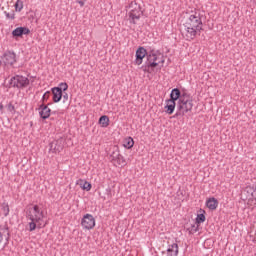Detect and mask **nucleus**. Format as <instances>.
<instances>
[{
  "label": "nucleus",
  "instance_id": "obj_23",
  "mask_svg": "<svg viewBox=\"0 0 256 256\" xmlns=\"http://www.w3.org/2000/svg\"><path fill=\"white\" fill-rule=\"evenodd\" d=\"M14 7H15L16 13H21V11H23V1L17 0Z\"/></svg>",
  "mask_w": 256,
  "mask_h": 256
},
{
  "label": "nucleus",
  "instance_id": "obj_4",
  "mask_svg": "<svg viewBox=\"0 0 256 256\" xmlns=\"http://www.w3.org/2000/svg\"><path fill=\"white\" fill-rule=\"evenodd\" d=\"M179 97H181V89L173 88L170 92V98L165 100L166 105L164 109L167 115H173V113H175V107L177 108Z\"/></svg>",
  "mask_w": 256,
  "mask_h": 256
},
{
  "label": "nucleus",
  "instance_id": "obj_13",
  "mask_svg": "<svg viewBox=\"0 0 256 256\" xmlns=\"http://www.w3.org/2000/svg\"><path fill=\"white\" fill-rule=\"evenodd\" d=\"M51 104L42 103L36 110L39 111L40 119L44 121L51 117V108H49Z\"/></svg>",
  "mask_w": 256,
  "mask_h": 256
},
{
  "label": "nucleus",
  "instance_id": "obj_5",
  "mask_svg": "<svg viewBox=\"0 0 256 256\" xmlns=\"http://www.w3.org/2000/svg\"><path fill=\"white\" fill-rule=\"evenodd\" d=\"M29 78L23 75H15L9 80V87H13L14 89H25L29 87Z\"/></svg>",
  "mask_w": 256,
  "mask_h": 256
},
{
  "label": "nucleus",
  "instance_id": "obj_27",
  "mask_svg": "<svg viewBox=\"0 0 256 256\" xmlns=\"http://www.w3.org/2000/svg\"><path fill=\"white\" fill-rule=\"evenodd\" d=\"M190 234L197 233L199 231V224L197 226L195 224L191 225V228H188Z\"/></svg>",
  "mask_w": 256,
  "mask_h": 256
},
{
  "label": "nucleus",
  "instance_id": "obj_24",
  "mask_svg": "<svg viewBox=\"0 0 256 256\" xmlns=\"http://www.w3.org/2000/svg\"><path fill=\"white\" fill-rule=\"evenodd\" d=\"M9 204L8 203H2V213L4 217H7L9 215Z\"/></svg>",
  "mask_w": 256,
  "mask_h": 256
},
{
  "label": "nucleus",
  "instance_id": "obj_34",
  "mask_svg": "<svg viewBox=\"0 0 256 256\" xmlns=\"http://www.w3.org/2000/svg\"><path fill=\"white\" fill-rule=\"evenodd\" d=\"M106 194H107V195H111V188H107V189H106Z\"/></svg>",
  "mask_w": 256,
  "mask_h": 256
},
{
  "label": "nucleus",
  "instance_id": "obj_18",
  "mask_svg": "<svg viewBox=\"0 0 256 256\" xmlns=\"http://www.w3.org/2000/svg\"><path fill=\"white\" fill-rule=\"evenodd\" d=\"M76 185H79L83 191H89L92 187L91 183L88 182L87 180L79 179L76 181Z\"/></svg>",
  "mask_w": 256,
  "mask_h": 256
},
{
  "label": "nucleus",
  "instance_id": "obj_25",
  "mask_svg": "<svg viewBox=\"0 0 256 256\" xmlns=\"http://www.w3.org/2000/svg\"><path fill=\"white\" fill-rule=\"evenodd\" d=\"M61 89V92L63 93V91H67V89H69V84H67V82H61L58 86Z\"/></svg>",
  "mask_w": 256,
  "mask_h": 256
},
{
  "label": "nucleus",
  "instance_id": "obj_6",
  "mask_svg": "<svg viewBox=\"0 0 256 256\" xmlns=\"http://www.w3.org/2000/svg\"><path fill=\"white\" fill-rule=\"evenodd\" d=\"M17 63V54L13 50H6L1 56L0 65L13 67Z\"/></svg>",
  "mask_w": 256,
  "mask_h": 256
},
{
  "label": "nucleus",
  "instance_id": "obj_17",
  "mask_svg": "<svg viewBox=\"0 0 256 256\" xmlns=\"http://www.w3.org/2000/svg\"><path fill=\"white\" fill-rule=\"evenodd\" d=\"M179 255V245L173 243L168 246L166 256H177Z\"/></svg>",
  "mask_w": 256,
  "mask_h": 256
},
{
  "label": "nucleus",
  "instance_id": "obj_8",
  "mask_svg": "<svg viewBox=\"0 0 256 256\" xmlns=\"http://www.w3.org/2000/svg\"><path fill=\"white\" fill-rule=\"evenodd\" d=\"M161 52L159 50L150 49L148 51V55L146 58V62L149 64V67H159V63L157 61L159 60V56Z\"/></svg>",
  "mask_w": 256,
  "mask_h": 256
},
{
  "label": "nucleus",
  "instance_id": "obj_19",
  "mask_svg": "<svg viewBox=\"0 0 256 256\" xmlns=\"http://www.w3.org/2000/svg\"><path fill=\"white\" fill-rule=\"evenodd\" d=\"M133 145H135V141L133 140V137L129 136L124 139L123 147H125V149H133Z\"/></svg>",
  "mask_w": 256,
  "mask_h": 256
},
{
  "label": "nucleus",
  "instance_id": "obj_37",
  "mask_svg": "<svg viewBox=\"0 0 256 256\" xmlns=\"http://www.w3.org/2000/svg\"><path fill=\"white\" fill-rule=\"evenodd\" d=\"M6 231H9V227H6Z\"/></svg>",
  "mask_w": 256,
  "mask_h": 256
},
{
  "label": "nucleus",
  "instance_id": "obj_33",
  "mask_svg": "<svg viewBox=\"0 0 256 256\" xmlns=\"http://www.w3.org/2000/svg\"><path fill=\"white\" fill-rule=\"evenodd\" d=\"M3 243V232H0V245Z\"/></svg>",
  "mask_w": 256,
  "mask_h": 256
},
{
  "label": "nucleus",
  "instance_id": "obj_35",
  "mask_svg": "<svg viewBox=\"0 0 256 256\" xmlns=\"http://www.w3.org/2000/svg\"><path fill=\"white\" fill-rule=\"evenodd\" d=\"M8 237L6 238V241H9V237H11V234L7 232Z\"/></svg>",
  "mask_w": 256,
  "mask_h": 256
},
{
  "label": "nucleus",
  "instance_id": "obj_30",
  "mask_svg": "<svg viewBox=\"0 0 256 256\" xmlns=\"http://www.w3.org/2000/svg\"><path fill=\"white\" fill-rule=\"evenodd\" d=\"M62 99H63V103H65V101H69V94L62 92Z\"/></svg>",
  "mask_w": 256,
  "mask_h": 256
},
{
  "label": "nucleus",
  "instance_id": "obj_16",
  "mask_svg": "<svg viewBox=\"0 0 256 256\" xmlns=\"http://www.w3.org/2000/svg\"><path fill=\"white\" fill-rule=\"evenodd\" d=\"M206 207H208L210 211H215V209L219 207V200L215 197L208 198L206 200Z\"/></svg>",
  "mask_w": 256,
  "mask_h": 256
},
{
  "label": "nucleus",
  "instance_id": "obj_22",
  "mask_svg": "<svg viewBox=\"0 0 256 256\" xmlns=\"http://www.w3.org/2000/svg\"><path fill=\"white\" fill-rule=\"evenodd\" d=\"M142 69L144 73H153L155 71L154 66H149V62L145 61L144 65H142Z\"/></svg>",
  "mask_w": 256,
  "mask_h": 256
},
{
  "label": "nucleus",
  "instance_id": "obj_38",
  "mask_svg": "<svg viewBox=\"0 0 256 256\" xmlns=\"http://www.w3.org/2000/svg\"><path fill=\"white\" fill-rule=\"evenodd\" d=\"M253 1V3H256V0H252Z\"/></svg>",
  "mask_w": 256,
  "mask_h": 256
},
{
  "label": "nucleus",
  "instance_id": "obj_31",
  "mask_svg": "<svg viewBox=\"0 0 256 256\" xmlns=\"http://www.w3.org/2000/svg\"><path fill=\"white\" fill-rule=\"evenodd\" d=\"M78 5H80V7H84L85 2L83 0H79L78 1Z\"/></svg>",
  "mask_w": 256,
  "mask_h": 256
},
{
  "label": "nucleus",
  "instance_id": "obj_11",
  "mask_svg": "<svg viewBox=\"0 0 256 256\" xmlns=\"http://www.w3.org/2000/svg\"><path fill=\"white\" fill-rule=\"evenodd\" d=\"M147 55H149V51H147L145 47L143 46L138 47L135 54V57H136L134 60L135 65H141L143 63V58L146 57L147 59Z\"/></svg>",
  "mask_w": 256,
  "mask_h": 256
},
{
  "label": "nucleus",
  "instance_id": "obj_7",
  "mask_svg": "<svg viewBox=\"0 0 256 256\" xmlns=\"http://www.w3.org/2000/svg\"><path fill=\"white\" fill-rule=\"evenodd\" d=\"M130 7H132L131 11L129 12V19L132 25H137V21L141 19V15H143V10H141V5L137 4V2L131 3Z\"/></svg>",
  "mask_w": 256,
  "mask_h": 256
},
{
  "label": "nucleus",
  "instance_id": "obj_20",
  "mask_svg": "<svg viewBox=\"0 0 256 256\" xmlns=\"http://www.w3.org/2000/svg\"><path fill=\"white\" fill-rule=\"evenodd\" d=\"M200 214H197V217H196V225H201V223H205V210L203 209H200L199 210Z\"/></svg>",
  "mask_w": 256,
  "mask_h": 256
},
{
  "label": "nucleus",
  "instance_id": "obj_26",
  "mask_svg": "<svg viewBox=\"0 0 256 256\" xmlns=\"http://www.w3.org/2000/svg\"><path fill=\"white\" fill-rule=\"evenodd\" d=\"M4 15L6 19H11L12 21L15 20V11L12 10V13L4 11Z\"/></svg>",
  "mask_w": 256,
  "mask_h": 256
},
{
  "label": "nucleus",
  "instance_id": "obj_2",
  "mask_svg": "<svg viewBox=\"0 0 256 256\" xmlns=\"http://www.w3.org/2000/svg\"><path fill=\"white\" fill-rule=\"evenodd\" d=\"M191 111H193V96H191L187 89L182 88L180 90V97L177 100V111L173 118L184 117L186 113H191Z\"/></svg>",
  "mask_w": 256,
  "mask_h": 256
},
{
  "label": "nucleus",
  "instance_id": "obj_10",
  "mask_svg": "<svg viewBox=\"0 0 256 256\" xmlns=\"http://www.w3.org/2000/svg\"><path fill=\"white\" fill-rule=\"evenodd\" d=\"M111 161H116L118 165H121L122 167H125L126 162L125 158L121 153L119 152V147L115 146L113 152L110 154Z\"/></svg>",
  "mask_w": 256,
  "mask_h": 256
},
{
  "label": "nucleus",
  "instance_id": "obj_15",
  "mask_svg": "<svg viewBox=\"0 0 256 256\" xmlns=\"http://www.w3.org/2000/svg\"><path fill=\"white\" fill-rule=\"evenodd\" d=\"M52 92V101L53 103H59L63 99V92L61 91L60 87H53L51 88Z\"/></svg>",
  "mask_w": 256,
  "mask_h": 256
},
{
  "label": "nucleus",
  "instance_id": "obj_14",
  "mask_svg": "<svg viewBox=\"0 0 256 256\" xmlns=\"http://www.w3.org/2000/svg\"><path fill=\"white\" fill-rule=\"evenodd\" d=\"M31 33V30L25 26L17 27L12 31V37L14 39H21L23 38V35H29Z\"/></svg>",
  "mask_w": 256,
  "mask_h": 256
},
{
  "label": "nucleus",
  "instance_id": "obj_29",
  "mask_svg": "<svg viewBox=\"0 0 256 256\" xmlns=\"http://www.w3.org/2000/svg\"><path fill=\"white\" fill-rule=\"evenodd\" d=\"M7 109L10 113H15V106L12 103L7 105Z\"/></svg>",
  "mask_w": 256,
  "mask_h": 256
},
{
  "label": "nucleus",
  "instance_id": "obj_36",
  "mask_svg": "<svg viewBox=\"0 0 256 256\" xmlns=\"http://www.w3.org/2000/svg\"><path fill=\"white\" fill-rule=\"evenodd\" d=\"M3 104H0V111H3Z\"/></svg>",
  "mask_w": 256,
  "mask_h": 256
},
{
  "label": "nucleus",
  "instance_id": "obj_12",
  "mask_svg": "<svg viewBox=\"0 0 256 256\" xmlns=\"http://www.w3.org/2000/svg\"><path fill=\"white\" fill-rule=\"evenodd\" d=\"M49 153H61L63 151L65 145L61 139L53 140L49 143Z\"/></svg>",
  "mask_w": 256,
  "mask_h": 256
},
{
  "label": "nucleus",
  "instance_id": "obj_28",
  "mask_svg": "<svg viewBox=\"0 0 256 256\" xmlns=\"http://www.w3.org/2000/svg\"><path fill=\"white\" fill-rule=\"evenodd\" d=\"M49 95H51V92L46 91L43 96H42V101L43 103H45V101H47V99H49Z\"/></svg>",
  "mask_w": 256,
  "mask_h": 256
},
{
  "label": "nucleus",
  "instance_id": "obj_1",
  "mask_svg": "<svg viewBox=\"0 0 256 256\" xmlns=\"http://www.w3.org/2000/svg\"><path fill=\"white\" fill-rule=\"evenodd\" d=\"M186 41H193L203 31V14L201 10L194 9L184 22Z\"/></svg>",
  "mask_w": 256,
  "mask_h": 256
},
{
  "label": "nucleus",
  "instance_id": "obj_21",
  "mask_svg": "<svg viewBox=\"0 0 256 256\" xmlns=\"http://www.w3.org/2000/svg\"><path fill=\"white\" fill-rule=\"evenodd\" d=\"M99 125H101V127H109V116L107 115H103L99 118L98 120Z\"/></svg>",
  "mask_w": 256,
  "mask_h": 256
},
{
  "label": "nucleus",
  "instance_id": "obj_9",
  "mask_svg": "<svg viewBox=\"0 0 256 256\" xmlns=\"http://www.w3.org/2000/svg\"><path fill=\"white\" fill-rule=\"evenodd\" d=\"M81 226L87 231L95 228V217L91 214H85L81 219Z\"/></svg>",
  "mask_w": 256,
  "mask_h": 256
},
{
  "label": "nucleus",
  "instance_id": "obj_3",
  "mask_svg": "<svg viewBox=\"0 0 256 256\" xmlns=\"http://www.w3.org/2000/svg\"><path fill=\"white\" fill-rule=\"evenodd\" d=\"M26 219L28 222V231L32 233L35 229H41V221L45 219V213L39 205L35 204L32 208H28L26 211Z\"/></svg>",
  "mask_w": 256,
  "mask_h": 256
},
{
  "label": "nucleus",
  "instance_id": "obj_32",
  "mask_svg": "<svg viewBox=\"0 0 256 256\" xmlns=\"http://www.w3.org/2000/svg\"><path fill=\"white\" fill-rule=\"evenodd\" d=\"M158 65H163L165 63V58H162L160 61L157 62Z\"/></svg>",
  "mask_w": 256,
  "mask_h": 256
}]
</instances>
